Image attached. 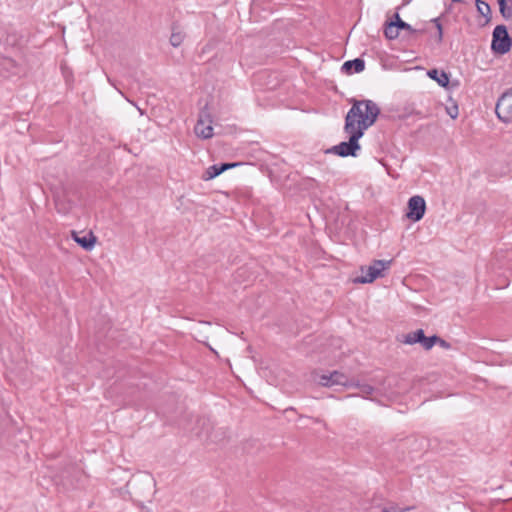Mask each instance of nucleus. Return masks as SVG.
Wrapping results in <instances>:
<instances>
[{
  "instance_id": "1",
  "label": "nucleus",
  "mask_w": 512,
  "mask_h": 512,
  "mask_svg": "<svg viewBox=\"0 0 512 512\" xmlns=\"http://www.w3.org/2000/svg\"><path fill=\"white\" fill-rule=\"evenodd\" d=\"M380 112L379 106L372 100L353 99L344 124V131L349 135V140L332 146L325 153L339 157H356L361 150L360 138L369 127L374 125Z\"/></svg>"
},
{
  "instance_id": "2",
  "label": "nucleus",
  "mask_w": 512,
  "mask_h": 512,
  "mask_svg": "<svg viewBox=\"0 0 512 512\" xmlns=\"http://www.w3.org/2000/svg\"><path fill=\"white\" fill-rule=\"evenodd\" d=\"M392 260H374L368 267H361V276L354 279L355 283H371L379 277H383V271L388 269Z\"/></svg>"
},
{
  "instance_id": "3",
  "label": "nucleus",
  "mask_w": 512,
  "mask_h": 512,
  "mask_svg": "<svg viewBox=\"0 0 512 512\" xmlns=\"http://www.w3.org/2000/svg\"><path fill=\"white\" fill-rule=\"evenodd\" d=\"M512 38L510 37L507 27L503 24L497 25L492 34L491 48L495 53L506 54L511 50Z\"/></svg>"
},
{
  "instance_id": "4",
  "label": "nucleus",
  "mask_w": 512,
  "mask_h": 512,
  "mask_svg": "<svg viewBox=\"0 0 512 512\" xmlns=\"http://www.w3.org/2000/svg\"><path fill=\"white\" fill-rule=\"evenodd\" d=\"M495 113L502 123H512V87L498 98Z\"/></svg>"
},
{
  "instance_id": "5",
  "label": "nucleus",
  "mask_w": 512,
  "mask_h": 512,
  "mask_svg": "<svg viewBox=\"0 0 512 512\" xmlns=\"http://www.w3.org/2000/svg\"><path fill=\"white\" fill-rule=\"evenodd\" d=\"M426 203L422 196L415 195L408 200V212L406 217L413 222L420 221L425 214Z\"/></svg>"
},
{
  "instance_id": "6",
  "label": "nucleus",
  "mask_w": 512,
  "mask_h": 512,
  "mask_svg": "<svg viewBox=\"0 0 512 512\" xmlns=\"http://www.w3.org/2000/svg\"><path fill=\"white\" fill-rule=\"evenodd\" d=\"M212 120L209 113L202 111L195 125V133L198 137L209 139L213 136Z\"/></svg>"
},
{
  "instance_id": "7",
  "label": "nucleus",
  "mask_w": 512,
  "mask_h": 512,
  "mask_svg": "<svg viewBox=\"0 0 512 512\" xmlns=\"http://www.w3.org/2000/svg\"><path fill=\"white\" fill-rule=\"evenodd\" d=\"M20 71L21 69L14 59L0 55V75L9 77L19 74Z\"/></svg>"
},
{
  "instance_id": "8",
  "label": "nucleus",
  "mask_w": 512,
  "mask_h": 512,
  "mask_svg": "<svg viewBox=\"0 0 512 512\" xmlns=\"http://www.w3.org/2000/svg\"><path fill=\"white\" fill-rule=\"evenodd\" d=\"M238 165H239V163H220V164H214L212 166H209L206 169L205 173L202 176V179H204L206 181L211 180V179L219 176L220 174H222L226 170H228L230 168H233V167H236Z\"/></svg>"
},
{
  "instance_id": "9",
  "label": "nucleus",
  "mask_w": 512,
  "mask_h": 512,
  "mask_svg": "<svg viewBox=\"0 0 512 512\" xmlns=\"http://www.w3.org/2000/svg\"><path fill=\"white\" fill-rule=\"evenodd\" d=\"M392 23L395 25V27L400 30H406L409 32L410 35H417V34H424L426 33V28L420 27V28H414L409 23L403 21L399 15L398 12H396L393 15V18L390 19Z\"/></svg>"
},
{
  "instance_id": "10",
  "label": "nucleus",
  "mask_w": 512,
  "mask_h": 512,
  "mask_svg": "<svg viewBox=\"0 0 512 512\" xmlns=\"http://www.w3.org/2000/svg\"><path fill=\"white\" fill-rule=\"evenodd\" d=\"M365 69V61L361 58H355L343 63L341 71L344 74L351 75L353 73H360Z\"/></svg>"
},
{
  "instance_id": "11",
  "label": "nucleus",
  "mask_w": 512,
  "mask_h": 512,
  "mask_svg": "<svg viewBox=\"0 0 512 512\" xmlns=\"http://www.w3.org/2000/svg\"><path fill=\"white\" fill-rule=\"evenodd\" d=\"M73 239L80 247H82L86 251L92 250L96 243V237L93 235L92 232L85 236H79L75 232H73Z\"/></svg>"
},
{
  "instance_id": "12",
  "label": "nucleus",
  "mask_w": 512,
  "mask_h": 512,
  "mask_svg": "<svg viewBox=\"0 0 512 512\" xmlns=\"http://www.w3.org/2000/svg\"><path fill=\"white\" fill-rule=\"evenodd\" d=\"M427 76L444 88H447L450 83L449 74L443 70L439 71L436 68L430 69L427 71Z\"/></svg>"
},
{
  "instance_id": "13",
  "label": "nucleus",
  "mask_w": 512,
  "mask_h": 512,
  "mask_svg": "<svg viewBox=\"0 0 512 512\" xmlns=\"http://www.w3.org/2000/svg\"><path fill=\"white\" fill-rule=\"evenodd\" d=\"M329 378L332 379L333 386L342 385L346 387H352L354 385V380H349L346 375L339 371H333L330 373Z\"/></svg>"
},
{
  "instance_id": "14",
  "label": "nucleus",
  "mask_w": 512,
  "mask_h": 512,
  "mask_svg": "<svg viewBox=\"0 0 512 512\" xmlns=\"http://www.w3.org/2000/svg\"><path fill=\"white\" fill-rule=\"evenodd\" d=\"M425 336V333H424V330L423 329H417L413 332H410L406 335H404V339L402 340L403 343L405 344H408V345H413V344H417L422 341L423 337Z\"/></svg>"
},
{
  "instance_id": "15",
  "label": "nucleus",
  "mask_w": 512,
  "mask_h": 512,
  "mask_svg": "<svg viewBox=\"0 0 512 512\" xmlns=\"http://www.w3.org/2000/svg\"><path fill=\"white\" fill-rule=\"evenodd\" d=\"M499 12L505 20L512 18V0H497Z\"/></svg>"
},
{
  "instance_id": "16",
  "label": "nucleus",
  "mask_w": 512,
  "mask_h": 512,
  "mask_svg": "<svg viewBox=\"0 0 512 512\" xmlns=\"http://www.w3.org/2000/svg\"><path fill=\"white\" fill-rule=\"evenodd\" d=\"M476 7L479 14H481L486 19V23L491 20V7L490 5L483 0H476Z\"/></svg>"
},
{
  "instance_id": "17",
  "label": "nucleus",
  "mask_w": 512,
  "mask_h": 512,
  "mask_svg": "<svg viewBox=\"0 0 512 512\" xmlns=\"http://www.w3.org/2000/svg\"><path fill=\"white\" fill-rule=\"evenodd\" d=\"M384 35L388 40H394L399 36V30L391 20L386 21L384 24Z\"/></svg>"
},
{
  "instance_id": "18",
  "label": "nucleus",
  "mask_w": 512,
  "mask_h": 512,
  "mask_svg": "<svg viewBox=\"0 0 512 512\" xmlns=\"http://www.w3.org/2000/svg\"><path fill=\"white\" fill-rule=\"evenodd\" d=\"M184 38H185V34L181 31H177L176 28L173 27L172 33L170 36V44L173 47H179L183 43Z\"/></svg>"
},
{
  "instance_id": "19",
  "label": "nucleus",
  "mask_w": 512,
  "mask_h": 512,
  "mask_svg": "<svg viewBox=\"0 0 512 512\" xmlns=\"http://www.w3.org/2000/svg\"><path fill=\"white\" fill-rule=\"evenodd\" d=\"M352 387H357L364 397L367 395H371L375 390L374 387L369 384H360L359 382L356 381H354V385Z\"/></svg>"
},
{
  "instance_id": "20",
  "label": "nucleus",
  "mask_w": 512,
  "mask_h": 512,
  "mask_svg": "<svg viewBox=\"0 0 512 512\" xmlns=\"http://www.w3.org/2000/svg\"><path fill=\"white\" fill-rule=\"evenodd\" d=\"M436 340L437 335H432L429 337L424 336L420 344L425 350H430L436 344Z\"/></svg>"
},
{
  "instance_id": "21",
  "label": "nucleus",
  "mask_w": 512,
  "mask_h": 512,
  "mask_svg": "<svg viewBox=\"0 0 512 512\" xmlns=\"http://www.w3.org/2000/svg\"><path fill=\"white\" fill-rule=\"evenodd\" d=\"M431 22L435 25L437 29V41L438 43H441L443 40V27L440 21V18H434L431 20Z\"/></svg>"
},
{
  "instance_id": "22",
  "label": "nucleus",
  "mask_w": 512,
  "mask_h": 512,
  "mask_svg": "<svg viewBox=\"0 0 512 512\" xmlns=\"http://www.w3.org/2000/svg\"><path fill=\"white\" fill-rule=\"evenodd\" d=\"M446 112L452 119H456L459 114L458 105L454 102L451 106H447Z\"/></svg>"
},
{
  "instance_id": "23",
  "label": "nucleus",
  "mask_w": 512,
  "mask_h": 512,
  "mask_svg": "<svg viewBox=\"0 0 512 512\" xmlns=\"http://www.w3.org/2000/svg\"><path fill=\"white\" fill-rule=\"evenodd\" d=\"M319 383L322 385V386H326V387H331L333 386V383H332V379L329 378V375H322L320 377V381Z\"/></svg>"
},
{
  "instance_id": "24",
  "label": "nucleus",
  "mask_w": 512,
  "mask_h": 512,
  "mask_svg": "<svg viewBox=\"0 0 512 512\" xmlns=\"http://www.w3.org/2000/svg\"><path fill=\"white\" fill-rule=\"evenodd\" d=\"M436 344H438L440 347H442L444 349L451 348V344L449 342H447L446 340L440 338L439 336H437Z\"/></svg>"
},
{
  "instance_id": "25",
  "label": "nucleus",
  "mask_w": 512,
  "mask_h": 512,
  "mask_svg": "<svg viewBox=\"0 0 512 512\" xmlns=\"http://www.w3.org/2000/svg\"><path fill=\"white\" fill-rule=\"evenodd\" d=\"M56 207H57V210L59 212H62V213H67L70 209V206H66V205H61L60 203L56 202Z\"/></svg>"
},
{
  "instance_id": "26",
  "label": "nucleus",
  "mask_w": 512,
  "mask_h": 512,
  "mask_svg": "<svg viewBox=\"0 0 512 512\" xmlns=\"http://www.w3.org/2000/svg\"><path fill=\"white\" fill-rule=\"evenodd\" d=\"M389 508H390L391 512H404V511L409 510V508L400 509V508H398V507H397V506H395V505L390 506Z\"/></svg>"
},
{
  "instance_id": "27",
  "label": "nucleus",
  "mask_w": 512,
  "mask_h": 512,
  "mask_svg": "<svg viewBox=\"0 0 512 512\" xmlns=\"http://www.w3.org/2000/svg\"><path fill=\"white\" fill-rule=\"evenodd\" d=\"M382 512H391V510H390V508H388V507H384V508L382 509Z\"/></svg>"
},
{
  "instance_id": "28",
  "label": "nucleus",
  "mask_w": 512,
  "mask_h": 512,
  "mask_svg": "<svg viewBox=\"0 0 512 512\" xmlns=\"http://www.w3.org/2000/svg\"><path fill=\"white\" fill-rule=\"evenodd\" d=\"M411 0H404V4L409 3Z\"/></svg>"
},
{
  "instance_id": "29",
  "label": "nucleus",
  "mask_w": 512,
  "mask_h": 512,
  "mask_svg": "<svg viewBox=\"0 0 512 512\" xmlns=\"http://www.w3.org/2000/svg\"><path fill=\"white\" fill-rule=\"evenodd\" d=\"M452 2H461V0H451Z\"/></svg>"
}]
</instances>
